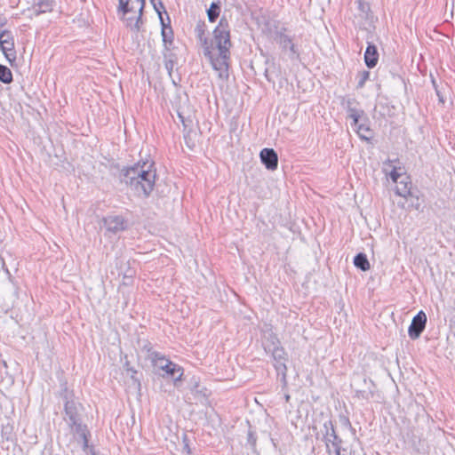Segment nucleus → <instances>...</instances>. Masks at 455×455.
<instances>
[{
	"mask_svg": "<svg viewBox=\"0 0 455 455\" xmlns=\"http://www.w3.org/2000/svg\"><path fill=\"white\" fill-rule=\"evenodd\" d=\"M354 264L357 268L361 269L362 271H366L370 269V263L367 259V256L363 252L357 253L355 256Z\"/></svg>",
	"mask_w": 455,
	"mask_h": 455,
	"instance_id": "6ab92c4d",
	"label": "nucleus"
},
{
	"mask_svg": "<svg viewBox=\"0 0 455 455\" xmlns=\"http://www.w3.org/2000/svg\"><path fill=\"white\" fill-rule=\"evenodd\" d=\"M400 206L407 211L419 210L421 206L422 200L418 188L411 183L410 176L406 173L400 172Z\"/></svg>",
	"mask_w": 455,
	"mask_h": 455,
	"instance_id": "20e7f679",
	"label": "nucleus"
},
{
	"mask_svg": "<svg viewBox=\"0 0 455 455\" xmlns=\"http://www.w3.org/2000/svg\"><path fill=\"white\" fill-rule=\"evenodd\" d=\"M395 361L398 363V355L395 356Z\"/></svg>",
	"mask_w": 455,
	"mask_h": 455,
	"instance_id": "79ce46f5",
	"label": "nucleus"
},
{
	"mask_svg": "<svg viewBox=\"0 0 455 455\" xmlns=\"http://www.w3.org/2000/svg\"><path fill=\"white\" fill-rule=\"evenodd\" d=\"M256 435H254V433L252 432H249L248 433V436H247V442L251 446V447H255L256 445Z\"/></svg>",
	"mask_w": 455,
	"mask_h": 455,
	"instance_id": "473e14b6",
	"label": "nucleus"
},
{
	"mask_svg": "<svg viewBox=\"0 0 455 455\" xmlns=\"http://www.w3.org/2000/svg\"><path fill=\"white\" fill-rule=\"evenodd\" d=\"M323 441L329 455L341 453L342 439L337 435L332 420L323 423Z\"/></svg>",
	"mask_w": 455,
	"mask_h": 455,
	"instance_id": "39448f33",
	"label": "nucleus"
},
{
	"mask_svg": "<svg viewBox=\"0 0 455 455\" xmlns=\"http://www.w3.org/2000/svg\"><path fill=\"white\" fill-rule=\"evenodd\" d=\"M369 77H370L369 71L363 70V72H361L359 75V81L357 84V87L363 88L364 86L365 82L369 79Z\"/></svg>",
	"mask_w": 455,
	"mask_h": 455,
	"instance_id": "c85d7f7f",
	"label": "nucleus"
},
{
	"mask_svg": "<svg viewBox=\"0 0 455 455\" xmlns=\"http://www.w3.org/2000/svg\"><path fill=\"white\" fill-rule=\"evenodd\" d=\"M188 455H190V454H188Z\"/></svg>",
	"mask_w": 455,
	"mask_h": 455,
	"instance_id": "a18cd8bd",
	"label": "nucleus"
},
{
	"mask_svg": "<svg viewBox=\"0 0 455 455\" xmlns=\"http://www.w3.org/2000/svg\"><path fill=\"white\" fill-rule=\"evenodd\" d=\"M260 160L267 169L274 171L278 165V156L273 148H263L259 154Z\"/></svg>",
	"mask_w": 455,
	"mask_h": 455,
	"instance_id": "f8f14e48",
	"label": "nucleus"
},
{
	"mask_svg": "<svg viewBox=\"0 0 455 455\" xmlns=\"http://www.w3.org/2000/svg\"><path fill=\"white\" fill-rule=\"evenodd\" d=\"M0 81L7 84L12 82V73L11 69L2 64H0Z\"/></svg>",
	"mask_w": 455,
	"mask_h": 455,
	"instance_id": "5701e85b",
	"label": "nucleus"
},
{
	"mask_svg": "<svg viewBox=\"0 0 455 455\" xmlns=\"http://www.w3.org/2000/svg\"><path fill=\"white\" fill-rule=\"evenodd\" d=\"M231 46L229 24L228 20L222 17L212 31V37L204 41L203 47L204 56L222 80H227L229 76Z\"/></svg>",
	"mask_w": 455,
	"mask_h": 455,
	"instance_id": "f257e3e1",
	"label": "nucleus"
},
{
	"mask_svg": "<svg viewBox=\"0 0 455 455\" xmlns=\"http://www.w3.org/2000/svg\"><path fill=\"white\" fill-rule=\"evenodd\" d=\"M184 451H186L188 452V454H190L191 453V451H190V448H189V445L188 443H185L184 444Z\"/></svg>",
	"mask_w": 455,
	"mask_h": 455,
	"instance_id": "e433bc0d",
	"label": "nucleus"
},
{
	"mask_svg": "<svg viewBox=\"0 0 455 455\" xmlns=\"http://www.w3.org/2000/svg\"><path fill=\"white\" fill-rule=\"evenodd\" d=\"M363 114V111L362 110V111H360V112H358L356 114H350V115H348V117L351 118L352 121H353L352 124H351V126L353 128L355 126H357L358 124H360L359 121H360V118H361Z\"/></svg>",
	"mask_w": 455,
	"mask_h": 455,
	"instance_id": "c756f323",
	"label": "nucleus"
},
{
	"mask_svg": "<svg viewBox=\"0 0 455 455\" xmlns=\"http://www.w3.org/2000/svg\"><path fill=\"white\" fill-rule=\"evenodd\" d=\"M265 76H266V78H267V80L268 82H272V81H273V78H272V76H270V74H269V70H268V68H267V69L265 70Z\"/></svg>",
	"mask_w": 455,
	"mask_h": 455,
	"instance_id": "c9c22d12",
	"label": "nucleus"
},
{
	"mask_svg": "<svg viewBox=\"0 0 455 455\" xmlns=\"http://www.w3.org/2000/svg\"><path fill=\"white\" fill-rule=\"evenodd\" d=\"M393 191H394L395 196H398V187L397 186H395Z\"/></svg>",
	"mask_w": 455,
	"mask_h": 455,
	"instance_id": "ea45409f",
	"label": "nucleus"
},
{
	"mask_svg": "<svg viewBox=\"0 0 455 455\" xmlns=\"http://www.w3.org/2000/svg\"><path fill=\"white\" fill-rule=\"evenodd\" d=\"M0 48L10 62L16 59L13 36L9 30H4L0 33Z\"/></svg>",
	"mask_w": 455,
	"mask_h": 455,
	"instance_id": "0eeeda50",
	"label": "nucleus"
},
{
	"mask_svg": "<svg viewBox=\"0 0 455 455\" xmlns=\"http://www.w3.org/2000/svg\"><path fill=\"white\" fill-rule=\"evenodd\" d=\"M281 50L283 52L288 53V58L291 60H299L300 57V53L298 46L294 44L292 37L283 38L279 44Z\"/></svg>",
	"mask_w": 455,
	"mask_h": 455,
	"instance_id": "ddd939ff",
	"label": "nucleus"
},
{
	"mask_svg": "<svg viewBox=\"0 0 455 455\" xmlns=\"http://www.w3.org/2000/svg\"><path fill=\"white\" fill-rule=\"evenodd\" d=\"M148 357L156 366H158L166 359L163 355L156 351L150 352Z\"/></svg>",
	"mask_w": 455,
	"mask_h": 455,
	"instance_id": "a878e982",
	"label": "nucleus"
},
{
	"mask_svg": "<svg viewBox=\"0 0 455 455\" xmlns=\"http://www.w3.org/2000/svg\"><path fill=\"white\" fill-rule=\"evenodd\" d=\"M12 431V427L9 425L3 426L2 427V436H4L5 435L9 434Z\"/></svg>",
	"mask_w": 455,
	"mask_h": 455,
	"instance_id": "72a5a7b5",
	"label": "nucleus"
},
{
	"mask_svg": "<svg viewBox=\"0 0 455 455\" xmlns=\"http://www.w3.org/2000/svg\"><path fill=\"white\" fill-rule=\"evenodd\" d=\"M156 178L154 163L149 161H140L121 171V181L138 196L148 197L150 195L154 189Z\"/></svg>",
	"mask_w": 455,
	"mask_h": 455,
	"instance_id": "f03ea898",
	"label": "nucleus"
},
{
	"mask_svg": "<svg viewBox=\"0 0 455 455\" xmlns=\"http://www.w3.org/2000/svg\"><path fill=\"white\" fill-rule=\"evenodd\" d=\"M220 3L212 2L207 10L208 20L210 22H214L220 16Z\"/></svg>",
	"mask_w": 455,
	"mask_h": 455,
	"instance_id": "412c9836",
	"label": "nucleus"
},
{
	"mask_svg": "<svg viewBox=\"0 0 455 455\" xmlns=\"http://www.w3.org/2000/svg\"><path fill=\"white\" fill-rule=\"evenodd\" d=\"M161 25V36L164 46H173V31L172 27L170 26V23L165 24L164 20H162Z\"/></svg>",
	"mask_w": 455,
	"mask_h": 455,
	"instance_id": "f3484780",
	"label": "nucleus"
},
{
	"mask_svg": "<svg viewBox=\"0 0 455 455\" xmlns=\"http://www.w3.org/2000/svg\"><path fill=\"white\" fill-rule=\"evenodd\" d=\"M206 32V24L204 21H198L195 28V34L197 39L199 40L202 48L204 45V41H208V37L205 36Z\"/></svg>",
	"mask_w": 455,
	"mask_h": 455,
	"instance_id": "a211bd4d",
	"label": "nucleus"
},
{
	"mask_svg": "<svg viewBox=\"0 0 455 455\" xmlns=\"http://www.w3.org/2000/svg\"><path fill=\"white\" fill-rule=\"evenodd\" d=\"M155 11L158 13L160 21L162 22V12H165L164 5L161 0H150Z\"/></svg>",
	"mask_w": 455,
	"mask_h": 455,
	"instance_id": "bb28decb",
	"label": "nucleus"
},
{
	"mask_svg": "<svg viewBox=\"0 0 455 455\" xmlns=\"http://www.w3.org/2000/svg\"><path fill=\"white\" fill-rule=\"evenodd\" d=\"M174 46H164L163 57L164 60H177L176 55L172 52Z\"/></svg>",
	"mask_w": 455,
	"mask_h": 455,
	"instance_id": "cd10ccee",
	"label": "nucleus"
},
{
	"mask_svg": "<svg viewBox=\"0 0 455 455\" xmlns=\"http://www.w3.org/2000/svg\"><path fill=\"white\" fill-rule=\"evenodd\" d=\"M178 117L183 124L184 132H186L184 138L187 140L192 130L193 120L190 118V116L185 117L180 112H178Z\"/></svg>",
	"mask_w": 455,
	"mask_h": 455,
	"instance_id": "4be33fe9",
	"label": "nucleus"
},
{
	"mask_svg": "<svg viewBox=\"0 0 455 455\" xmlns=\"http://www.w3.org/2000/svg\"><path fill=\"white\" fill-rule=\"evenodd\" d=\"M127 371H131V373H132V375H131V376H132V378L133 379V378H134V374H136V373H137V371H136L133 368H128V369H127Z\"/></svg>",
	"mask_w": 455,
	"mask_h": 455,
	"instance_id": "4c0bfd02",
	"label": "nucleus"
},
{
	"mask_svg": "<svg viewBox=\"0 0 455 455\" xmlns=\"http://www.w3.org/2000/svg\"><path fill=\"white\" fill-rule=\"evenodd\" d=\"M164 67H165L166 70L168 71V74L171 76L172 72L173 70V68L176 64L177 60H164Z\"/></svg>",
	"mask_w": 455,
	"mask_h": 455,
	"instance_id": "2f4dec72",
	"label": "nucleus"
},
{
	"mask_svg": "<svg viewBox=\"0 0 455 455\" xmlns=\"http://www.w3.org/2000/svg\"><path fill=\"white\" fill-rule=\"evenodd\" d=\"M264 348L267 353H271L273 359L275 360V367L277 371L285 374V351L280 346V342L275 336H271L267 342L265 343Z\"/></svg>",
	"mask_w": 455,
	"mask_h": 455,
	"instance_id": "423d86ee",
	"label": "nucleus"
},
{
	"mask_svg": "<svg viewBox=\"0 0 455 455\" xmlns=\"http://www.w3.org/2000/svg\"><path fill=\"white\" fill-rule=\"evenodd\" d=\"M287 32V28H285L284 26H282V27H276L275 28V30L274 32V40L279 44L281 41L283 40V38H290L291 36L287 35L286 34Z\"/></svg>",
	"mask_w": 455,
	"mask_h": 455,
	"instance_id": "393cba45",
	"label": "nucleus"
},
{
	"mask_svg": "<svg viewBox=\"0 0 455 455\" xmlns=\"http://www.w3.org/2000/svg\"><path fill=\"white\" fill-rule=\"evenodd\" d=\"M344 423H345L347 426H348V427H351V423H350V421H349V419H348L347 418H344Z\"/></svg>",
	"mask_w": 455,
	"mask_h": 455,
	"instance_id": "58836bf2",
	"label": "nucleus"
},
{
	"mask_svg": "<svg viewBox=\"0 0 455 455\" xmlns=\"http://www.w3.org/2000/svg\"><path fill=\"white\" fill-rule=\"evenodd\" d=\"M354 129L362 140H369L372 136L371 130L364 124H358Z\"/></svg>",
	"mask_w": 455,
	"mask_h": 455,
	"instance_id": "aec40b11",
	"label": "nucleus"
},
{
	"mask_svg": "<svg viewBox=\"0 0 455 455\" xmlns=\"http://www.w3.org/2000/svg\"><path fill=\"white\" fill-rule=\"evenodd\" d=\"M92 455H95V453H94V452H92Z\"/></svg>",
	"mask_w": 455,
	"mask_h": 455,
	"instance_id": "37998d69",
	"label": "nucleus"
},
{
	"mask_svg": "<svg viewBox=\"0 0 455 455\" xmlns=\"http://www.w3.org/2000/svg\"><path fill=\"white\" fill-rule=\"evenodd\" d=\"M379 60V53L377 47L369 44L364 52V62L369 68H374Z\"/></svg>",
	"mask_w": 455,
	"mask_h": 455,
	"instance_id": "2eb2a0df",
	"label": "nucleus"
},
{
	"mask_svg": "<svg viewBox=\"0 0 455 455\" xmlns=\"http://www.w3.org/2000/svg\"><path fill=\"white\" fill-rule=\"evenodd\" d=\"M157 367L164 371L168 376L174 377L176 372H180L177 379H180L182 376L181 368L172 361L165 359L164 363H161Z\"/></svg>",
	"mask_w": 455,
	"mask_h": 455,
	"instance_id": "dca6fc26",
	"label": "nucleus"
},
{
	"mask_svg": "<svg viewBox=\"0 0 455 455\" xmlns=\"http://www.w3.org/2000/svg\"><path fill=\"white\" fill-rule=\"evenodd\" d=\"M427 323V315L423 311H419L413 318L408 329L409 337L411 339L419 338L425 330Z\"/></svg>",
	"mask_w": 455,
	"mask_h": 455,
	"instance_id": "6e6552de",
	"label": "nucleus"
},
{
	"mask_svg": "<svg viewBox=\"0 0 455 455\" xmlns=\"http://www.w3.org/2000/svg\"><path fill=\"white\" fill-rule=\"evenodd\" d=\"M61 398L64 400V411L69 427L76 435V438L81 441L82 448L85 451L89 447V431L86 425L82 423L80 418V409L82 405L74 399L72 392L68 391L65 387L60 393Z\"/></svg>",
	"mask_w": 455,
	"mask_h": 455,
	"instance_id": "7ed1b4c3",
	"label": "nucleus"
},
{
	"mask_svg": "<svg viewBox=\"0 0 455 455\" xmlns=\"http://www.w3.org/2000/svg\"><path fill=\"white\" fill-rule=\"evenodd\" d=\"M145 6V0H119L118 13L142 12Z\"/></svg>",
	"mask_w": 455,
	"mask_h": 455,
	"instance_id": "9b49d317",
	"label": "nucleus"
},
{
	"mask_svg": "<svg viewBox=\"0 0 455 455\" xmlns=\"http://www.w3.org/2000/svg\"><path fill=\"white\" fill-rule=\"evenodd\" d=\"M54 6L53 0H34L31 7L28 8L29 18L52 12Z\"/></svg>",
	"mask_w": 455,
	"mask_h": 455,
	"instance_id": "9d476101",
	"label": "nucleus"
},
{
	"mask_svg": "<svg viewBox=\"0 0 455 455\" xmlns=\"http://www.w3.org/2000/svg\"><path fill=\"white\" fill-rule=\"evenodd\" d=\"M383 172H385L387 177H389L394 183L397 182L398 180V170L396 166H393L389 164H386L383 166Z\"/></svg>",
	"mask_w": 455,
	"mask_h": 455,
	"instance_id": "b1692460",
	"label": "nucleus"
},
{
	"mask_svg": "<svg viewBox=\"0 0 455 455\" xmlns=\"http://www.w3.org/2000/svg\"><path fill=\"white\" fill-rule=\"evenodd\" d=\"M187 145H188V148H193V145H190V144L188 143V141H187Z\"/></svg>",
	"mask_w": 455,
	"mask_h": 455,
	"instance_id": "a19ab883",
	"label": "nucleus"
},
{
	"mask_svg": "<svg viewBox=\"0 0 455 455\" xmlns=\"http://www.w3.org/2000/svg\"><path fill=\"white\" fill-rule=\"evenodd\" d=\"M121 16V20L125 23L126 27L131 28V30L138 32L141 24V16L140 15V12L137 13L134 12H125L119 13Z\"/></svg>",
	"mask_w": 455,
	"mask_h": 455,
	"instance_id": "4468645a",
	"label": "nucleus"
},
{
	"mask_svg": "<svg viewBox=\"0 0 455 455\" xmlns=\"http://www.w3.org/2000/svg\"><path fill=\"white\" fill-rule=\"evenodd\" d=\"M143 350L147 351L148 354L149 355L150 352H153L154 350L152 349V346L150 343H147L143 346Z\"/></svg>",
	"mask_w": 455,
	"mask_h": 455,
	"instance_id": "f704fd0d",
	"label": "nucleus"
},
{
	"mask_svg": "<svg viewBox=\"0 0 455 455\" xmlns=\"http://www.w3.org/2000/svg\"><path fill=\"white\" fill-rule=\"evenodd\" d=\"M454 336H455V331H454Z\"/></svg>",
	"mask_w": 455,
	"mask_h": 455,
	"instance_id": "c03bdc74",
	"label": "nucleus"
},
{
	"mask_svg": "<svg viewBox=\"0 0 455 455\" xmlns=\"http://www.w3.org/2000/svg\"><path fill=\"white\" fill-rule=\"evenodd\" d=\"M103 224L106 231L112 234H117L126 229L127 223L125 220L119 215H109L103 219Z\"/></svg>",
	"mask_w": 455,
	"mask_h": 455,
	"instance_id": "1a4fd4ad",
	"label": "nucleus"
},
{
	"mask_svg": "<svg viewBox=\"0 0 455 455\" xmlns=\"http://www.w3.org/2000/svg\"><path fill=\"white\" fill-rule=\"evenodd\" d=\"M354 103H355V100H351V99H348L346 101L348 115H350V114H356V113L361 111V110L356 109L355 108L353 107Z\"/></svg>",
	"mask_w": 455,
	"mask_h": 455,
	"instance_id": "7c9ffc66",
	"label": "nucleus"
}]
</instances>
